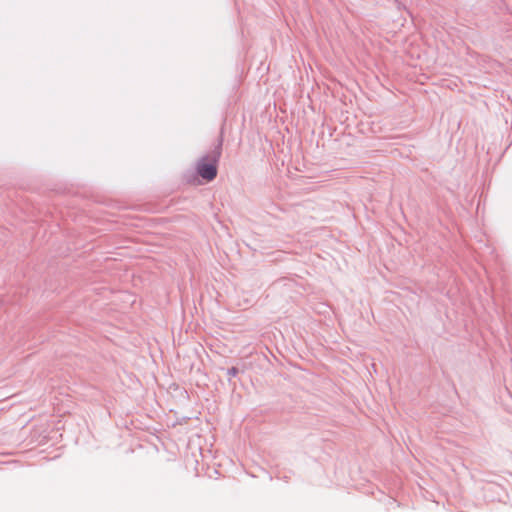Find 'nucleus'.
I'll return each instance as SVG.
<instances>
[{
    "label": "nucleus",
    "instance_id": "obj_2",
    "mask_svg": "<svg viewBox=\"0 0 512 512\" xmlns=\"http://www.w3.org/2000/svg\"><path fill=\"white\" fill-rule=\"evenodd\" d=\"M239 373V369L237 367H231L227 369V375L229 376V380L231 377H235Z\"/></svg>",
    "mask_w": 512,
    "mask_h": 512
},
{
    "label": "nucleus",
    "instance_id": "obj_1",
    "mask_svg": "<svg viewBox=\"0 0 512 512\" xmlns=\"http://www.w3.org/2000/svg\"><path fill=\"white\" fill-rule=\"evenodd\" d=\"M222 151V142L211 151L210 154L201 157L197 164V173L206 181L210 182L217 176V164Z\"/></svg>",
    "mask_w": 512,
    "mask_h": 512
}]
</instances>
